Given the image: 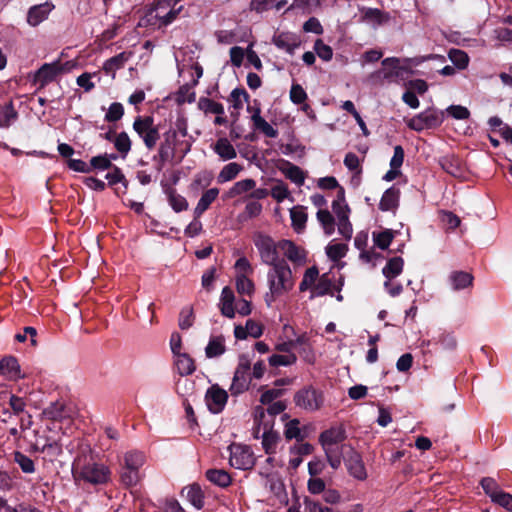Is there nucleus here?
Returning <instances> with one entry per match:
<instances>
[{
    "label": "nucleus",
    "instance_id": "30",
    "mask_svg": "<svg viewBox=\"0 0 512 512\" xmlns=\"http://www.w3.org/2000/svg\"><path fill=\"white\" fill-rule=\"evenodd\" d=\"M399 59L395 57H388L382 60L383 69L378 71V74L383 76L384 79L391 80L400 76Z\"/></svg>",
    "mask_w": 512,
    "mask_h": 512
},
{
    "label": "nucleus",
    "instance_id": "12",
    "mask_svg": "<svg viewBox=\"0 0 512 512\" xmlns=\"http://www.w3.org/2000/svg\"><path fill=\"white\" fill-rule=\"evenodd\" d=\"M343 461L348 473L352 477L360 481L367 478V471L362 460V456L351 446L348 447V452L343 455Z\"/></svg>",
    "mask_w": 512,
    "mask_h": 512
},
{
    "label": "nucleus",
    "instance_id": "62",
    "mask_svg": "<svg viewBox=\"0 0 512 512\" xmlns=\"http://www.w3.org/2000/svg\"><path fill=\"white\" fill-rule=\"evenodd\" d=\"M314 50L323 61H330L333 57L332 48L325 44L322 39H317L314 43Z\"/></svg>",
    "mask_w": 512,
    "mask_h": 512
},
{
    "label": "nucleus",
    "instance_id": "51",
    "mask_svg": "<svg viewBox=\"0 0 512 512\" xmlns=\"http://www.w3.org/2000/svg\"><path fill=\"white\" fill-rule=\"evenodd\" d=\"M121 463L129 469L139 472L140 467L144 463V456L140 452H127Z\"/></svg>",
    "mask_w": 512,
    "mask_h": 512
},
{
    "label": "nucleus",
    "instance_id": "56",
    "mask_svg": "<svg viewBox=\"0 0 512 512\" xmlns=\"http://www.w3.org/2000/svg\"><path fill=\"white\" fill-rule=\"evenodd\" d=\"M90 173L94 170H109L114 165L112 162H110V159L108 158V154L103 155H97L91 158L90 160Z\"/></svg>",
    "mask_w": 512,
    "mask_h": 512
},
{
    "label": "nucleus",
    "instance_id": "54",
    "mask_svg": "<svg viewBox=\"0 0 512 512\" xmlns=\"http://www.w3.org/2000/svg\"><path fill=\"white\" fill-rule=\"evenodd\" d=\"M230 100L232 102V107L239 111L243 108V100L249 102L250 95L244 88H235L230 94Z\"/></svg>",
    "mask_w": 512,
    "mask_h": 512
},
{
    "label": "nucleus",
    "instance_id": "20",
    "mask_svg": "<svg viewBox=\"0 0 512 512\" xmlns=\"http://www.w3.org/2000/svg\"><path fill=\"white\" fill-rule=\"evenodd\" d=\"M325 295H334L333 279L330 277V273H323L319 276L316 284L312 288L310 299Z\"/></svg>",
    "mask_w": 512,
    "mask_h": 512
},
{
    "label": "nucleus",
    "instance_id": "50",
    "mask_svg": "<svg viewBox=\"0 0 512 512\" xmlns=\"http://www.w3.org/2000/svg\"><path fill=\"white\" fill-rule=\"evenodd\" d=\"M394 238V233L390 229H385L381 232H373L374 244L381 250H386Z\"/></svg>",
    "mask_w": 512,
    "mask_h": 512
},
{
    "label": "nucleus",
    "instance_id": "42",
    "mask_svg": "<svg viewBox=\"0 0 512 512\" xmlns=\"http://www.w3.org/2000/svg\"><path fill=\"white\" fill-rule=\"evenodd\" d=\"M166 194L168 196L169 204L175 212L178 213L187 210V200L182 195L178 194L175 189L168 188L166 190Z\"/></svg>",
    "mask_w": 512,
    "mask_h": 512
},
{
    "label": "nucleus",
    "instance_id": "19",
    "mask_svg": "<svg viewBox=\"0 0 512 512\" xmlns=\"http://www.w3.org/2000/svg\"><path fill=\"white\" fill-rule=\"evenodd\" d=\"M278 246L290 261L294 263H301L305 261V251L300 249L293 241L282 239L278 242Z\"/></svg>",
    "mask_w": 512,
    "mask_h": 512
},
{
    "label": "nucleus",
    "instance_id": "13",
    "mask_svg": "<svg viewBox=\"0 0 512 512\" xmlns=\"http://www.w3.org/2000/svg\"><path fill=\"white\" fill-rule=\"evenodd\" d=\"M347 438L346 430L343 425L332 426L322 431L319 435V443L322 448L332 447L342 443Z\"/></svg>",
    "mask_w": 512,
    "mask_h": 512
},
{
    "label": "nucleus",
    "instance_id": "28",
    "mask_svg": "<svg viewBox=\"0 0 512 512\" xmlns=\"http://www.w3.org/2000/svg\"><path fill=\"white\" fill-rule=\"evenodd\" d=\"M205 476L207 480L221 488H227L232 483L231 475L224 469H208Z\"/></svg>",
    "mask_w": 512,
    "mask_h": 512
},
{
    "label": "nucleus",
    "instance_id": "41",
    "mask_svg": "<svg viewBox=\"0 0 512 512\" xmlns=\"http://www.w3.org/2000/svg\"><path fill=\"white\" fill-rule=\"evenodd\" d=\"M299 425L300 420L296 418L285 424L284 436L286 440L290 441L292 439H296L297 442H302L305 439V435L302 434Z\"/></svg>",
    "mask_w": 512,
    "mask_h": 512
},
{
    "label": "nucleus",
    "instance_id": "60",
    "mask_svg": "<svg viewBox=\"0 0 512 512\" xmlns=\"http://www.w3.org/2000/svg\"><path fill=\"white\" fill-rule=\"evenodd\" d=\"M480 486L482 487L484 493L491 499L493 495H496L501 491V488L497 481L492 477H483L480 480Z\"/></svg>",
    "mask_w": 512,
    "mask_h": 512
},
{
    "label": "nucleus",
    "instance_id": "49",
    "mask_svg": "<svg viewBox=\"0 0 512 512\" xmlns=\"http://www.w3.org/2000/svg\"><path fill=\"white\" fill-rule=\"evenodd\" d=\"M448 57L453 63L455 67L462 70L465 69L469 64V56L468 54L460 49H450L448 52Z\"/></svg>",
    "mask_w": 512,
    "mask_h": 512
},
{
    "label": "nucleus",
    "instance_id": "22",
    "mask_svg": "<svg viewBox=\"0 0 512 512\" xmlns=\"http://www.w3.org/2000/svg\"><path fill=\"white\" fill-rule=\"evenodd\" d=\"M234 300L235 296L233 290L229 286L224 287L221 292L219 304L223 316L230 319L235 317Z\"/></svg>",
    "mask_w": 512,
    "mask_h": 512
},
{
    "label": "nucleus",
    "instance_id": "45",
    "mask_svg": "<svg viewBox=\"0 0 512 512\" xmlns=\"http://www.w3.org/2000/svg\"><path fill=\"white\" fill-rule=\"evenodd\" d=\"M119 476L120 482L127 488L135 486L140 479L138 471L129 469L122 463H120Z\"/></svg>",
    "mask_w": 512,
    "mask_h": 512
},
{
    "label": "nucleus",
    "instance_id": "36",
    "mask_svg": "<svg viewBox=\"0 0 512 512\" xmlns=\"http://www.w3.org/2000/svg\"><path fill=\"white\" fill-rule=\"evenodd\" d=\"M177 360L175 365L177 367L178 373L181 376H188L195 372L196 366L194 359L187 353H180L176 355Z\"/></svg>",
    "mask_w": 512,
    "mask_h": 512
},
{
    "label": "nucleus",
    "instance_id": "4",
    "mask_svg": "<svg viewBox=\"0 0 512 512\" xmlns=\"http://www.w3.org/2000/svg\"><path fill=\"white\" fill-rule=\"evenodd\" d=\"M445 112L436 108H428L425 111L413 116L406 124L409 129L421 132L428 129L440 127L444 121Z\"/></svg>",
    "mask_w": 512,
    "mask_h": 512
},
{
    "label": "nucleus",
    "instance_id": "58",
    "mask_svg": "<svg viewBox=\"0 0 512 512\" xmlns=\"http://www.w3.org/2000/svg\"><path fill=\"white\" fill-rule=\"evenodd\" d=\"M124 115V107L120 102H113L109 106L106 114L105 121L108 123H114L119 121Z\"/></svg>",
    "mask_w": 512,
    "mask_h": 512
},
{
    "label": "nucleus",
    "instance_id": "15",
    "mask_svg": "<svg viewBox=\"0 0 512 512\" xmlns=\"http://www.w3.org/2000/svg\"><path fill=\"white\" fill-rule=\"evenodd\" d=\"M272 43L278 49L284 50L290 55H293L295 49L301 45L299 37L291 32H281L275 34L272 38Z\"/></svg>",
    "mask_w": 512,
    "mask_h": 512
},
{
    "label": "nucleus",
    "instance_id": "63",
    "mask_svg": "<svg viewBox=\"0 0 512 512\" xmlns=\"http://www.w3.org/2000/svg\"><path fill=\"white\" fill-rule=\"evenodd\" d=\"M308 96L303 87L298 83H293L290 89V100L294 104H303Z\"/></svg>",
    "mask_w": 512,
    "mask_h": 512
},
{
    "label": "nucleus",
    "instance_id": "14",
    "mask_svg": "<svg viewBox=\"0 0 512 512\" xmlns=\"http://www.w3.org/2000/svg\"><path fill=\"white\" fill-rule=\"evenodd\" d=\"M0 374L10 381H16L25 377L21 373V367L15 356H5L0 360Z\"/></svg>",
    "mask_w": 512,
    "mask_h": 512
},
{
    "label": "nucleus",
    "instance_id": "5",
    "mask_svg": "<svg viewBox=\"0 0 512 512\" xmlns=\"http://www.w3.org/2000/svg\"><path fill=\"white\" fill-rule=\"evenodd\" d=\"M133 129L148 150L155 148L160 139V131L159 125L154 124L152 116H137L133 122Z\"/></svg>",
    "mask_w": 512,
    "mask_h": 512
},
{
    "label": "nucleus",
    "instance_id": "32",
    "mask_svg": "<svg viewBox=\"0 0 512 512\" xmlns=\"http://www.w3.org/2000/svg\"><path fill=\"white\" fill-rule=\"evenodd\" d=\"M218 194V188H210L202 194L194 210L195 218L200 217L209 208L217 198Z\"/></svg>",
    "mask_w": 512,
    "mask_h": 512
},
{
    "label": "nucleus",
    "instance_id": "29",
    "mask_svg": "<svg viewBox=\"0 0 512 512\" xmlns=\"http://www.w3.org/2000/svg\"><path fill=\"white\" fill-rule=\"evenodd\" d=\"M226 352L225 338L223 335L211 336L205 348L207 358H216Z\"/></svg>",
    "mask_w": 512,
    "mask_h": 512
},
{
    "label": "nucleus",
    "instance_id": "38",
    "mask_svg": "<svg viewBox=\"0 0 512 512\" xmlns=\"http://www.w3.org/2000/svg\"><path fill=\"white\" fill-rule=\"evenodd\" d=\"M283 164L286 166V168H282L281 171L285 174V176L293 183L299 186L303 185L305 181L304 171L300 167L292 164L287 160H283Z\"/></svg>",
    "mask_w": 512,
    "mask_h": 512
},
{
    "label": "nucleus",
    "instance_id": "24",
    "mask_svg": "<svg viewBox=\"0 0 512 512\" xmlns=\"http://www.w3.org/2000/svg\"><path fill=\"white\" fill-rule=\"evenodd\" d=\"M400 190L395 186L388 188L379 203L381 211H392L399 206Z\"/></svg>",
    "mask_w": 512,
    "mask_h": 512
},
{
    "label": "nucleus",
    "instance_id": "33",
    "mask_svg": "<svg viewBox=\"0 0 512 512\" xmlns=\"http://www.w3.org/2000/svg\"><path fill=\"white\" fill-rule=\"evenodd\" d=\"M291 225L293 229L300 233L306 227L308 215L305 212V207L298 205L290 209Z\"/></svg>",
    "mask_w": 512,
    "mask_h": 512
},
{
    "label": "nucleus",
    "instance_id": "8",
    "mask_svg": "<svg viewBox=\"0 0 512 512\" xmlns=\"http://www.w3.org/2000/svg\"><path fill=\"white\" fill-rule=\"evenodd\" d=\"M254 244L264 264L272 267L280 262L281 259H279L278 254V243H275L270 236L259 233L254 238Z\"/></svg>",
    "mask_w": 512,
    "mask_h": 512
},
{
    "label": "nucleus",
    "instance_id": "55",
    "mask_svg": "<svg viewBox=\"0 0 512 512\" xmlns=\"http://www.w3.org/2000/svg\"><path fill=\"white\" fill-rule=\"evenodd\" d=\"M111 169V172H108L105 175V178L108 181L109 186H113L117 183H122L125 190L128 188V181L125 178V175L123 174L122 170L116 166L113 165Z\"/></svg>",
    "mask_w": 512,
    "mask_h": 512
},
{
    "label": "nucleus",
    "instance_id": "21",
    "mask_svg": "<svg viewBox=\"0 0 512 512\" xmlns=\"http://www.w3.org/2000/svg\"><path fill=\"white\" fill-rule=\"evenodd\" d=\"M53 8L54 6L47 2L31 7L27 14V22L31 26H37L48 17Z\"/></svg>",
    "mask_w": 512,
    "mask_h": 512
},
{
    "label": "nucleus",
    "instance_id": "3",
    "mask_svg": "<svg viewBox=\"0 0 512 512\" xmlns=\"http://www.w3.org/2000/svg\"><path fill=\"white\" fill-rule=\"evenodd\" d=\"M293 401L296 407L308 412H315L323 407L325 396L321 389L313 385H306L294 394Z\"/></svg>",
    "mask_w": 512,
    "mask_h": 512
},
{
    "label": "nucleus",
    "instance_id": "27",
    "mask_svg": "<svg viewBox=\"0 0 512 512\" xmlns=\"http://www.w3.org/2000/svg\"><path fill=\"white\" fill-rule=\"evenodd\" d=\"M256 187V181L254 179L248 178L244 180H240L224 193L223 199L228 200L235 198L243 193L249 192Z\"/></svg>",
    "mask_w": 512,
    "mask_h": 512
},
{
    "label": "nucleus",
    "instance_id": "61",
    "mask_svg": "<svg viewBox=\"0 0 512 512\" xmlns=\"http://www.w3.org/2000/svg\"><path fill=\"white\" fill-rule=\"evenodd\" d=\"M440 219H441V222L443 223V225L448 230L456 229L461 223L460 218L451 211L441 210L440 211Z\"/></svg>",
    "mask_w": 512,
    "mask_h": 512
},
{
    "label": "nucleus",
    "instance_id": "40",
    "mask_svg": "<svg viewBox=\"0 0 512 512\" xmlns=\"http://www.w3.org/2000/svg\"><path fill=\"white\" fill-rule=\"evenodd\" d=\"M316 217L321 224L324 233L328 236L332 235L335 231V219L330 211L327 209H319Z\"/></svg>",
    "mask_w": 512,
    "mask_h": 512
},
{
    "label": "nucleus",
    "instance_id": "6",
    "mask_svg": "<svg viewBox=\"0 0 512 512\" xmlns=\"http://www.w3.org/2000/svg\"><path fill=\"white\" fill-rule=\"evenodd\" d=\"M71 69L70 62L61 63L59 60L52 63H44L33 76V83L38 84V91L44 89L49 83L55 81L58 76Z\"/></svg>",
    "mask_w": 512,
    "mask_h": 512
},
{
    "label": "nucleus",
    "instance_id": "48",
    "mask_svg": "<svg viewBox=\"0 0 512 512\" xmlns=\"http://www.w3.org/2000/svg\"><path fill=\"white\" fill-rule=\"evenodd\" d=\"M17 117L18 113L14 109L12 102L6 104L0 109V127L8 128Z\"/></svg>",
    "mask_w": 512,
    "mask_h": 512
},
{
    "label": "nucleus",
    "instance_id": "39",
    "mask_svg": "<svg viewBox=\"0 0 512 512\" xmlns=\"http://www.w3.org/2000/svg\"><path fill=\"white\" fill-rule=\"evenodd\" d=\"M243 170V166L236 163L230 162L225 165L217 176V182L223 184L228 181L234 180L238 174Z\"/></svg>",
    "mask_w": 512,
    "mask_h": 512
},
{
    "label": "nucleus",
    "instance_id": "26",
    "mask_svg": "<svg viewBox=\"0 0 512 512\" xmlns=\"http://www.w3.org/2000/svg\"><path fill=\"white\" fill-rule=\"evenodd\" d=\"M474 277L466 271H453L449 275V281L453 290H462L473 285Z\"/></svg>",
    "mask_w": 512,
    "mask_h": 512
},
{
    "label": "nucleus",
    "instance_id": "23",
    "mask_svg": "<svg viewBox=\"0 0 512 512\" xmlns=\"http://www.w3.org/2000/svg\"><path fill=\"white\" fill-rule=\"evenodd\" d=\"M43 416L52 421H62L69 416L67 407L63 401L51 402L42 412Z\"/></svg>",
    "mask_w": 512,
    "mask_h": 512
},
{
    "label": "nucleus",
    "instance_id": "53",
    "mask_svg": "<svg viewBox=\"0 0 512 512\" xmlns=\"http://www.w3.org/2000/svg\"><path fill=\"white\" fill-rule=\"evenodd\" d=\"M14 462L19 465L24 473L31 474L35 472V464L33 460L20 451L14 452Z\"/></svg>",
    "mask_w": 512,
    "mask_h": 512
},
{
    "label": "nucleus",
    "instance_id": "9",
    "mask_svg": "<svg viewBox=\"0 0 512 512\" xmlns=\"http://www.w3.org/2000/svg\"><path fill=\"white\" fill-rule=\"evenodd\" d=\"M229 449V463L232 467L240 470H250L254 467L256 459L249 446L233 444Z\"/></svg>",
    "mask_w": 512,
    "mask_h": 512
},
{
    "label": "nucleus",
    "instance_id": "17",
    "mask_svg": "<svg viewBox=\"0 0 512 512\" xmlns=\"http://www.w3.org/2000/svg\"><path fill=\"white\" fill-rule=\"evenodd\" d=\"M359 11L360 21L363 23L382 25L390 20V14L378 8L361 7Z\"/></svg>",
    "mask_w": 512,
    "mask_h": 512
},
{
    "label": "nucleus",
    "instance_id": "11",
    "mask_svg": "<svg viewBox=\"0 0 512 512\" xmlns=\"http://www.w3.org/2000/svg\"><path fill=\"white\" fill-rule=\"evenodd\" d=\"M228 393L218 384L210 386L205 394V402L208 410L213 414L221 413L228 401Z\"/></svg>",
    "mask_w": 512,
    "mask_h": 512
},
{
    "label": "nucleus",
    "instance_id": "31",
    "mask_svg": "<svg viewBox=\"0 0 512 512\" xmlns=\"http://www.w3.org/2000/svg\"><path fill=\"white\" fill-rule=\"evenodd\" d=\"M348 447L347 445H342L340 448L334 446L323 448L331 468L336 470L341 466L343 455L348 452Z\"/></svg>",
    "mask_w": 512,
    "mask_h": 512
},
{
    "label": "nucleus",
    "instance_id": "47",
    "mask_svg": "<svg viewBox=\"0 0 512 512\" xmlns=\"http://www.w3.org/2000/svg\"><path fill=\"white\" fill-rule=\"evenodd\" d=\"M114 147L120 153L123 159L126 158L131 150L132 142L126 132H121L114 139Z\"/></svg>",
    "mask_w": 512,
    "mask_h": 512
},
{
    "label": "nucleus",
    "instance_id": "18",
    "mask_svg": "<svg viewBox=\"0 0 512 512\" xmlns=\"http://www.w3.org/2000/svg\"><path fill=\"white\" fill-rule=\"evenodd\" d=\"M438 164L446 173L454 177L461 176L464 171L461 159L453 153L440 157Z\"/></svg>",
    "mask_w": 512,
    "mask_h": 512
},
{
    "label": "nucleus",
    "instance_id": "16",
    "mask_svg": "<svg viewBox=\"0 0 512 512\" xmlns=\"http://www.w3.org/2000/svg\"><path fill=\"white\" fill-rule=\"evenodd\" d=\"M178 0H159L153 4L145 13L143 17L140 18L138 26L140 27H149L154 26L160 21V15L154 14L160 8H167L170 6H174Z\"/></svg>",
    "mask_w": 512,
    "mask_h": 512
},
{
    "label": "nucleus",
    "instance_id": "46",
    "mask_svg": "<svg viewBox=\"0 0 512 512\" xmlns=\"http://www.w3.org/2000/svg\"><path fill=\"white\" fill-rule=\"evenodd\" d=\"M198 107L205 113H212L216 115H224V106L207 97H201L198 101Z\"/></svg>",
    "mask_w": 512,
    "mask_h": 512
},
{
    "label": "nucleus",
    "instance_id": "57",
    "mask_svg": "<svg viewBox=\"0 0 512 512\" xmlns=\"http://www.w3.org/2000/svg\"><path fill=\"white\" fill-rule=\"evenodd\" d=\"M269 364L273 367L278 366H290L297 361V357L294 353H290L287 355L281 354H273L268 359Z\"/></svg>",
    "mask_w": 512,
    "mask_h": 512
},
{
    "label": "nucleus",
    "instance_id": "52",
    "mask_svg": "<svg viewBox=\"0 0 512 512\" xmlns=\"http://www.w3.org/2000/svg\"><path fill=\"white\" fill-rule=\"evenodd\" d=\"M348 251V246L344 243H330L326 247V254L328 258L334 262L339 261L345 257Z\"/></svg>",
    "mask_w": 512,
    "mask_h": 512
},
{
    "label": "nucleus",
    "instance_id": "1",
    "mask_svg": "<svg viewBox=\"0 0 512 512\" xmlns=\"http://www.w3.org/2000/svg\"><path fill=\"white\" fill-rule=\"evenodd\" d=\"M72 476L77 483L106 486L112 481L109 466L98 460L90 448L81 449L72 463Z\"/></svg>",
    "mask_w": 512,
    "mask_h": 512
},
{
    "label": "nucleus",
    "instance_id": "35",
    "mask_svg": "<svg viewBox=\"0 0 512 512\" xmlns=\"http://www.w3.org/2000/svg\"><path fill=\"white\" fill-rule=\"evenodd\" d=\"M404 267V260L400 256L390 258L382 269V274L388 280L394 279L399 276Z\"/></svg>",
    "mask_w": 512,
    "mask_h": 512
},
{
    "label": "nucleus",
    "instance_id": "64",
    "mask_svg": "<svg viewBox=\"0 0 512 512\" xmlns=\"http://www.w3.org/2000/svg\"><path fill=\"white\" fill-rule=\"evenodd\" d=\"M491 501L503 508L507 511L512 512V495L501 490L496 495H493Z\"/></svg>",
    "mask_w": 512,
    "mask_h": 512
},
{
    "label": "nucleus",
    "instance_id": "44",
    "mask_svg": "<svg viewBox=\"0 0 512 512\" xmlns=\"http://www.w3.org/2000/svg\"><path fill=\"white\" fill-rule=\"evenodd\" d=\"M251 120L254 129L261 131L265 136L269 138H276L278 136V130L274 129L262 116H258V113L251 117Z\"/></svg>",
    "mask_w": 512,
    "mask_h": 512
},
{
    "label": "nucleus",
    "instance_id": "2",
    "mask_svg": "<svg viewBox=\"0 0 512 512\" xmlns=\"http://www.w3.org/2000/svg\"><path fill=\"white\" fill-rule=\"evenodd\" d=\"M271 298L278 297L291 291L295 285L292 270L286 260L273 265L267 274ZM273 301V299H271Z\"/></svg>",
    "mask_w": 512,
    "mask_h": 512
},
{
    "label": "nucleus",
    "instance_id": "7",
    "mask_svg": "<svg viewBox=\"0 0 512 512\" xmlns=\"http://www.w3.org/2000/svg\"><path fill=\"white\" fill-rule=\"evenodd\" d=\"M251 370V362L247 355L239 356V363L235 369L229 391L231 395L238 396L249 390L251 378L249 376Z\"/></svg>",
    "mask_w": 512,
    "mask_h": 512
},
{
    "label": "nucleus",
    "instance_id": "37",
    "mask_svg": "<svg viewBox=\"0 0 512 512\" xmlns=\"http://www.w3.org/2000/svg\"><path fill=\"white\" fill-rule=\"evenodd\" d=\"M129 59V54L126 52H121L109 59H107L103 64V70L106 74L114 75L116 70H119L124 67L125 63Z\"/></svg>",
    "mask_w": 512,
    "mask_h": 512
},
{
    "label": "nucleus",
    "instance_id": "25",
    "mask_svg": "<svg viewBox=\"0 0 512 512\" xmlns=\"http://www.w3.org/2000/svg\"><path fill=\"white\" fill-rule=\"evenodd\" d=\"M212 148H213V151L223 161L234 159L237 156L234 146L225 137H221V138L217 139V141L213 144Z\"/></svg>",
    "mask_w": 512,
    "mask_h": 512
},
{
    "label": "nucleus",
    "instance_id": "34",
    "mask_svg": "<svg viewBox=\"0 0 512 512\" xmlns=\"http://www.w3.org/2000/svg\"><path fill=\"white\" fill-rule=\"evenodd\" d=\"M186 492L187 500L197 509L201 510L204 507V493L201 487L194 483L185 487L182 493Z\"/></svg>",
    "mask_w": 512,
    "mask_h": 512
},
{
    "label": "nucleus",
    "instance_id": "10",
    "mask_svg": "<svg viewBox=\"0 0 512 512\" xmlns=\"http://www.w3.org/2000/svg\"><path fill=\"white\" fill-rule=\"evenodd\" d=\"M164 140L158 148V154L153 156V160L157 162V171H161L165 163L175 156V146L177 145V131L170 128L163 134Z\"/></svg>",
    "mask_w": 512,
    "mask_h": 512
},
{
    "label": "nucleus",
    "instance_id": "59",
    "mask_svg": "<svg viewBox=\"0 0 512 512\" xmlns=\"http://www.w3.org/2000/svg\"><path fill=\"white\" fill-rule=\"evenodd\" d=\"M236 290L242 295H251L254 292V283L243 273L236 277Z\"/></svg>",
    "mask_w": 512,
    "mask_h": 512
},
{
    "label": "nucleus",
    "instance_id": "43",
    "mask_svg": "<svg viewBox=\"0 0 512 512\" xmlns=\"http://www.w3.org/2000/svg\"><path fill=\"white\" fill-rule=\"evenodd\" d=\"M279 440V434L270 428L265 430L262 435V446L266 454L271 455L276 452V446Z\"/></svg>",
    "mask_w": 512,
    "mask_h": 512
}]
</instances>
